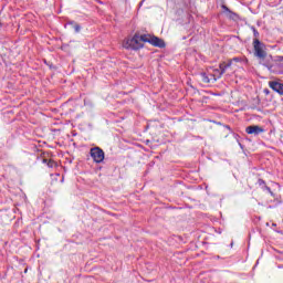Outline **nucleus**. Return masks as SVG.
Instances as JSON below:
<instances>
[{"label":"nucleus","instance_id":"nucleus-1","mask_svg":"<svg viewBox=\"0 0 283 283\" xmlns=\"http://www.w3.org/2000/svg\"><path fill=\"white\" fill-rule=\"evenodd\" d=\"M145 44L142 43L140 35L135 34L133 38H128L124 41L123 46L126 50H140Z\"/></svg>","mask_w":283,"mask_h":283},{"label":"nucleus","instance_id":"nucleus-2","mask_svg":"<svg viewBox=\"0 0 283 283\" xmlns=\"http://www.w3.org/2000/svg\"><path fill=\"white\" fill-rule=\"evenodd\" d=\"M254 54L258 59H266V51H264V43L260 42L259 39L253 41Z\"/></svg>","mask_w":283,"mask_h":283},{"label":"nucleus","instance_id":"nucleus-3","mask_svg":"<svg viewBox=\"0 0 283 283\" xmlns=\"http://www.w3.org/2000/svg\"><path fill=\"white\" fill-rule=\"evenodd\" d=\"M91 158H93L94 163L101 164L105 160V151L99 147L91 148Z\"/></svg>","mask_w":283,"mask_h":283},{"label":"nucleus","instance_id":"nucleus-4","mask_svg":"<svg viewBox=\"0 0 283 283\" xmlns=\"http://www.w3.org/2000/svg\"><path fill=\"white\" fill-rule=\"evenodd\" d=\"M232 65H233V61L231 60L220 63L219 70H216V72L218 73V78H222V74H224L227 70H229V67H231Z\"/></svg>","mask_w":283,"mask_h":283},{"label":"nucleus","instance_id":"nucleus-5","mask_svg":"<svg viewBox=\"0 0 283 283\" xmlns=\"http://www.w3.org/2000/svg\"><path fill=\"white\" fill-rule=\"evenodd\" d=\"M245 132L252 136H260V134H264V128L259 125H251L245 128Z\"/></svg>","mask_w":283,"mask_h":283},{"label":"nucleus","instance_id":"nucleus-6","mask_svg":"<svg viewBox=\"0 0 283 283\" xmlns=\"http://www.w3.org/2000/svg\"><path fill=\"white\" fill-rule=\"evenodd\" d=\"M269 87L273 90V92H277V94H281L283 96V84L280 82L271 81L269 82Z\"/></svg>","mask_w":283,"mask_h":283},{"label":"nucleus","instance_id":"nucleus-7","mask_svg":"<svg viewBox=\"0 0 283 283\" xmlns=\"http://www.w3.org/2000/svg\"><path fill=\"white\" fill-rule=\"evenodd\" d=\"M200 78H201L202 83H216V81H218V78H220V77H218V75L217 76L212 75V78H209L207 76V73L202 72V73H200Z\"/></svg>","mask_w":283,"mask_h":283},{"label":"nucleus","instance_id":"nucleus-8","mask_svg":"<svg viewBox=\"0 0 283 283\" xmlns=\"http://www.w3.org/2000/svg\"><path fill=\"white\" fill-rule=\"evenodd\" d=\"M151 45H154L155 48H165V41L160 40L159 38L153 36L150 38V42Z\"/></svg>","mask_w":283,"mask_h":283},{"label":"nucleus","instance_id":"nucleus-9","mask_svg":"<svg viewBox=\"0 0 283 283\" xmlns=\"http://www.w3.org/2000/svg\"><path fill=\"white\" fill-rule=\"evenodd\" d=\"M222 8L224 9L226 17H228V19H232V21H238L239 17L235 12L229 10L227 6H222Z\"/></svg>","mask_w":283,"mask_h":283},{"label":"nucleus","instance_id":"nucleus-10","mask_svg":"<svg viewBox=\"0 0 283 283\" xmlns=\"http://www.w3.org/2000/svg\"><path fill=\"white\" fill-rule=\"evenodd\" d=\"M229 132H231V128L229 126H223L219 130L220 138H227L229 136Z\"/></svg>","mask_w":283,"mask_h":283},{"label":"nucleus","instance_id":"nucleus-11","mask_svg":"<svg viewBox=\"0 0 283 283\" xmlns=\"http://www.w3.org/2000/svg\"><path fill=\"white\" fill-rule=\"evenodd\" d=\"M139 39L142 41V43H150L151 36L144 34V35H139Z\"/></svg>","mask_w":283,"mask_h":283},{"label":"nucleus","instance_id":"nucleus-12","mask_svg":"<svg viewBox=\"0 0 283 283\" xmlns=\"http://www.w3.org/2000/svg\"><path fill=\"white\" fill-rule=\"evenodd\" d=\"M43 163H46L48 167H54V165H56V163H54V160L52 159H43Z\"/></svg>","mask_w":283,"mask_h":283},{"label":"nucleus","instance_id":"nucleus-13","mask_svg":"<svg viewBox=\"0 0 283 283\" xmlns=\"http://www.w3.org/2000/svg\"><path fill=\"white\" fill-rule=\"evenodd\" d=\"M258 182H259L260 187H262V186L266 187V182L263 179H259Z\"/></svg>","mask_w":283,"mask_h":283},{"label":"nucleus","instance_id":"nucleus-14","mask_svg":"<svg viewBox=\"0 0 283 283\" xmlns=\"http://www.w3.org/2000/svg\"><path fill=\"white\" fill-rule=\"evenodd\" d=\"M74 30H75V32H81V25L74 24Z\"/></svg>","mask_w":283,"mask_h":283},{"label":"nucleus","instance_id":"nucleus-15","mask_svg":"<svg viewBox=\"0 0 283 283\" xmlns=\"http://www.w3.org/2000/svg\"><path fill=\"white\" fill-rule=\"evenodd\" d=\"M230 61H232V63H240V57H233V59H231Z\"/></svg>","mask_w":283,"mask_h":283},{"label":"nucleus","instance_id":"nucleus-16","mask_svg":"<svg viewBox=\"0 0 283 283\" xmlns=\"http://www.w3.org/2000/svg\"><path fill=\"white\" fill-rule=\"evenodd\" d=\"M218 72L214 70V73L213 74H210V76H208L209 78H213V75L218 77Z\"/></svg>","mask_w":283,"mask_h":283},{"label":"nucleus","instance_id":"nucleus-17","mask_svg":"<svg viewBox=\"0 0 283 283\" xmlns=\"http://www.w3.org/2000/svg\"><path fill=\"white\" fill-rule=\"evenodd\" d=\"M265 190L269 191V193H271V196H273V191L271 190V188L269 186H265Z\"/></svg>","mask_w":283,"mask_h":283},{"label":"nucleus","instance_id":"nucleus-18","mask_svg":"<svg viewBox=\"0 0 283 283\" xmlns=\"http://www.w3.org/2000/svg\"><path fill=\"white\" fill-rule=\"evenodd\" d=\"M254 36H260V33L258 32V30H254Z\"/></svg>","mask_w":283,"mask_h":283}]
</instances>
